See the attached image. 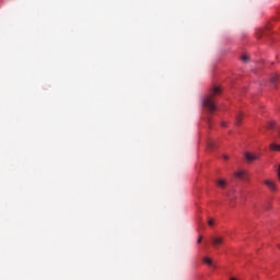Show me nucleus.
Here are the masks:
<instances>
[{"label": "nucleus", "instance_id": "obj_1", "mask_svg": "<svg viewBox=\"0 0 280 280\" xmlns=\"http://www.w3.org/2000/svg\"><path fill=\"white\" fill-rule=\"evenodd\" d=\"M220 93H222V90H220V86H214L210 95L203 98V106L205 108H207L208 113L210 114L215 113L217 107H215V101H213V95H220Z\"/></svg>", "mask_w": 280, "mask_h": 280}, {"label": "nucleus", "instance_id": "obj_2", "mask_svg": "<svg viewBox=\"0 0 280 280\" xmlns=\"http://www.w3.org/2000/svg\"><path fill=\"white\" fill-rule=\"evenodd\" d=\"M244 156H245V160L247 161V163H253L254 161H259V159L261 158V154L245 152Z\"/></svg>", "mask_w": 280, "mask_h": 280}, {"label": "nucleus", "instance_id": "obj_3", "mask_svg": "<svg viewBox=\"0 0 280 280\" xmlns=\"http://www.w3.org/2000/svg\"><path fill=\"white\" fill-rule=\"evenodd\" d=\"M211 242L214 247H218V246H222V244H224V238H223V236H212Z\"/></svg>", "mask_w": 280, "mask_h": 280}, {"label": "nucleus", "instance_id": "obj_4", "mask_svg": "<svg viewBox=\"0 0 280 280\" xmlns=\"http://www.w3.org/2000/svg\"><path fill=\"white\" fill-rule=\"evenodd\" d=\"M265 185L270 189V191H277V184L270 179H266Z\"/></svg>", "mask_w": 280, "mask_h": 280}, {"label": "nucleus", "instance_id": "obj_5", "mask_svg": "<svg viewBox=\"0 0 280 280\" xmlns=\"http://www.w3.org/2000/svg\"><path fill=\"white\" fill-rule=\"evenodd\" d=\"M279 79H280V74L273 73L270 77V82L275 85L277 84V82H279Z\"/></svg>", "mask_w": 280, "mask_h": 280}, {"label": "nucleus", "instance_id": "obj_6", "mask_svg": "<svg viewBox=\"0 0 280 280\" xmlns=\"http://www.w3.org/2000/svg\"><path fill=\"white\" fill-rule=\"evenodd\" d=\"M269 148H270V150H272L273 152H280V144L271 143Z\"/></svg>", "mask_w": 280, "mask_h": 280}, {"label": "nucleus", "instance_id": "obj_7", "mask_svg": "<svg viewBox=\"0 0 280 280\" xmlns=\"http://www.w3.org/2000/svg\"><path fill=\"white\" fill-rule=\"evenodd\" d=\"M244 117V114L238 113L236 115V125L240 126L242 124V118Z\"/></svg>", "mask_w": 280, "mask_h": 280}, {"label": "nucleus", "instance_id": "obj_8", "mask_svg": "<svg viewBox=\"0 0 280 280\" xmlns=\"http://www.w3.org/2000/svg\"><path fill=\"white\" fill-rule=\"evenodd\" d=\"M217 185H219V187H222V189H224V187H226V180L224 179H219L217 182Z\"/></svg>", "mask_w": 280, "mask_h": 280}, {"label": "nucleus", "instance_id": "obj_9", "mask_svg": "<svg viewBox=\"0 0 280 280\" xmlns=\"http://www.w3.org/2000/svg\"><path fill=\"white\" fill-rule=\"evenodd\" d=\"M236 178H244V176H246V172L244 171H240L235 173Z\"/></svg>", "mask_w": 280, "mask_h": 280}, {"label": "nucleus", "instance_id": "obj_10", "mask_svg": "<svg viewBox=\"0 0 280 280\" xmlns=\"http://www.w3.org/2000/svg\"><path fill=\"white\" fill-rule=\"evenodd\" d=\"M203 264H207L208 266H213V260L209 257L203 258Z\"/></svg>", "mask_w": 280, "mask_h": 280}, {"label": "nucleus", "instance_id": "obj_11", "mask_svg": "<svg viewBox=\"0 0 280 280\" xmlns=\"http://www.w3.org/2000/svg\"><path fill=\"white\" fill-rule=\"evenodd\" d=\"M213 148H215V142H213V140H210L208 142V149L212 150Z\"/></svg>", "mask_w": 280, "mask_h": 280}, {"label": "nucleus", "instance_id": "obj_12", "mask_svg": "<svg viewBox=\"0 0 280 280\" xmlns=\"http://www.w3.org/2000/svg\"><path fill=\"white\" fill-rule=\"evenodd\" d=\"M264 34H266V31L259 30V31L257 32V38H261V36H264Z\"/></svg>", "mask_w": 280, "mask_h": 280}, {"label": "nucleus", "instance_id": "obj_13", "mask_svg": "<svg viewBox=\"0 0 280 280\" xmlns=\"http://www.w3.org/2000/svg\"><path fill=\"white\" fill-rule=\"evenodd\" d=\"M242 60H243V62H248V56L243 55V56H242Z\"/></svg>", "mask_w": 280, "mask_h": 280}, {"label": "nucleus", "instance_id": "obj_14", "mask_svg": "<svg viewBox=\"0 0 280 280\" xmlns=\"http://www.w3.org/2000/svg\"><path fill=\"white\" fill-rule=\"evenodd\" d=\"M208 224H209V226H213V219H210V220L208 221Z\"/></svg>", "mask_w": 280, "mask_h": 280}, {"label": "nucleus", "instance_id": "obj_15", "mask_svg": "<svg viewBox=\"0 0 280 280\" xmlns=\"http://www.w3.org/2000/svg\"><path fill=\"white\" fill-rule=\"evenodd\" d=\"M278 179L280 180V165L278 167Z\"/></svg>", "mask_w": 280, "mask_h": 280}, {"label": "nucleus", "instance_id": "obj_16", "mask_svg": "<svg viewBox=\"0 0 280 280\" xmlns=\"http://www.w3.org/2000/svg\"><path fill=\"white\" fill-rule=\"evenodd\" d=\"M200 242H202V236H199L197 244H200Z\"/></svg>", "mask_w": 280, "mask_h": 280}, {"label": "nucleus", "instance_id": "obj_17", "mask_svg": "<svg viewBox=\"0 0 280 280\" xmlns=\"http://www.w3.org/2000/svg\"><path fill=\"white\" fill-rule=\"evenodd\" d=\"M268 128H275V122H270Z\"/></svg>", "mask_w": 280, "mask_h": 280}, {"label": "nucleus", "instance_id": "obj_18", "mask_svg": "<svg viewBox=\"0 0 280 280\" xmlns=\"http://www.w3.org/2000/svg\"><path fill=\"white\" fill-rule=\"evenodd\" d=\"M224 161H229V155H223Z\"/></svg>", "mask_w": 280, "mask_h": 280}, {"label": "nucleus", "instance_id": "obj_19", "mask_svg": "<svg viewBox=\"0 0 280 280\" xmlns=\"http://www.w3.org/2000/svg\"><path fill=\"white\" fill-rule=\"evenodd\" d=\"M230 280H237V279L232 277V278H230Z\"/></svg>", "mask_w": 280, "mask_h": 280}, {"label": "nucleus", "instance_id": "obj_20", "mask_svg": "<svg viewBox=\"0 0 280 280\" xmlns=\"http://www.w3.org/2000/svg\"><path fill=\"white\" fill-rule=\"evenodd\" d=\"M222 126H226V124H225V122H223V124H222Z\"/></svg>", "mask_w": 280, "mask_h": 280}, {"label": "nucleus", "instance_id": "obj_21", "mask_svg": "<svg viewBox=\"0 0 280 280\" xmlns=\"http://www.w3.org/2000/svg\"><path fill=\"white\" fill-rule=\"evenodd\" d=\"M278 248H280V245H278Z\"/></svg>", "mask_w": 280, "mask_h": 280}]
</instances>
